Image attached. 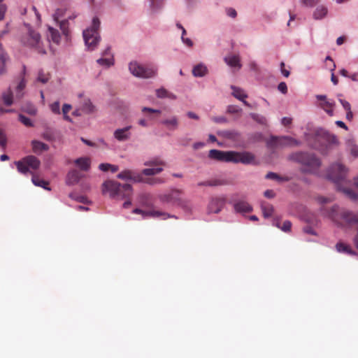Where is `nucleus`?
I'll list each match as a JSON object with an SVG mask.
<instances>
[{"label": "nucleus", "instance_id": "obj_1", "mask_svg": "<svg viewBox=\"0 0 358 358\" xmlns=\"http://www.w3.org/2000/svg\"><path fill=\"white\" fill-rule=\"evenodd\" d=\"M320 210L322 216L330 219L337 225L358 230V213L341 209L337 205H334L329 208L322 206Z\"/></svg>", "mask_w": 358, "mask_h": 358}, {"label": "nucleus", "instance_id": "obj_2", "mask_svg": "<svg viewBox=\"0 0 358 358\" xmlns=\"http://www.w3.org/2000/svg\"><path fill=\"white\" fill-rule=\"evenodd\" d=\"M290 160L303 165L302 171L305 173H315L321 166V162L314 154L296 152L289 156Z\"/></svg>", "mask_w": 358, "mask_h": 358}, {"label": "nucleus", "instance_id": "obj_3", "mask_svg": "<svg viewBox=\"0 0 358 358\" xmlns=\"http://www.w3.org/2000/svg\"><path fill=\"white\" fill-rule=\"evenodd\" d=\"M108 192L113 198H127L132 194L131 185H121L120 182L113 180H107L103 184V192Z\"/></svg>", "mask_w": 358, "mask_h": 358}, {"label": "nucleus", "instance_id": "obj_4", "mask_svg": "<svg viewBox=\"0 0 358 358\" xmlns=\"http://www.w3.org/2000/svg\"><path fill=\"white\" fill-rule=\"evenodd\" d=\"M100 27V21L98 17H94L91 27L83 31V38L86 46L90 50H94L99 41L100 36L99 29Z\"/></svg>", "mask_w": 358, "mask_h": 358}, {"label": "nucleus", "instance_id": "obj_5", "mask_svg": "<svg viewBox=\"0 0 358 358\" xmlns=\"http://www.w3.org/2000/svg\"><path fill=\"white\" fill-rule=\"evenodd\" d=\"M129 71L136 77L151 78L157 75V69L152 65H143L137 62H131L129 65Z\"/></svg>", "mask_w": 358, "mask_h": 358}, {"label": "nucleus", "instance_id": "obj_6", "mask_svg": "<svg viewBox=\"0 0 358 358\" xmlns=\"http://www.w3.org/2000/svg\"><path fill=\"white\" fill-rule=\"evenodd\" d=\"M315 142L311 146L315 149H320V146L324 144L326 146L338 144V139L336 136L323 130L318 129L315 133Z\"/></svg>", "mask_w": 358, "mask_h": 358}, {"label": "nucleus", "instance_id": "obj_7", "mask_svg": "<svg viewBox=\"0 0 358 358\" xmlns=\"http://www.w3.org/2000/svg\"><path fill=\"white\" fill-rule=\"evenodd\" d=\"M225 162L242 163L244 164H252L255 162V155L249 152H225Z\"/></svg>", "mask_w": 358, "mask_h": 358}, {"label": "nucleus", "instance_id": "obj_8", "mask_svg": "<svg viewBox=\"0 0 358 358\" xmlns=\"http://www.w3.org/2000/svg\"><path fill=\"white\" fill-rule=\"evenodd\" d=\"M15 164L20 173L26 174L29 171V169L37 170L40 167L41 162L36 157L29 155L15 162Z\"/></svg>", "mask_w": 358, "mask_h": 358}, {"label": "nucleus", "instance_id": "obj_9", "mask_svg": "<svg viewBox=\"0 0 358 358\" xmlns=\"http://www.w3.org/2000/svg\"><path fill=\"white\" fill-rule=\"evenodd\" d=\"M300 144L299 141L290 136L278 137L272 136L266 142L267 147L270 149L285 146H299Z\"/></svg>", "mask_w": 358, "mask_h": 358}, {"label": "nucleus", "instance_id": "obj_10", "mask_svg": "<svg viewBox=\"0 0 358 358\" xmlns=\"http://www.w3.org/2000/svg\"><path fill=\"white\" fill-rule=\"evenodd\" d=\"M347 174L346 168L336 163L331 166L327 173V178L334 182L338 184L344 180Z\"/></svg>", "mask_w": 358, "mask_h": 358}, {"label": "nucleus", "instance_id": "obj_11", "mask_svg": "<svg viewBox=\"0 0 358 358\" xmlns=\"http://www.w3.org/2000/svg\"><path fill=\"white\" fill-rule=\"evenodd\" d=\"M23 43L30 47L34 48L38 53L45 54V50L41 43V36L35 31L31 30L24 36Z\"/></svg>", "mask_w": 358, "mask_h": 358}, {"label": "nucleus", "instance_id": "obj_12", "mask_svg": "<svg viewBox=\"0 0 358 358\" xmlns=\"http://www.w3.org/2000/svg\"><path fill=\"white\" fill-rule=\"evenodd\" d=\"M182 192L180 189H173L167 193L160 194L159 198L163 203H171L173 205L182 204Z\"/></svg>", "mask_w": 358, "mask_h": 358}, {"label": "nucleus", "instance_id": "obj_13", "mask_svg": "<svg viewBox=\"0 0 358 358\" xmlns=\"http://www.w3.org/2000/svg\"><path fill=\"white\" fill-rule=\"evenodd\" d=\"M316 99L320 101L319 106L322 108L329 116L334 115V108L335 107V101L328 99L326 95H316Z\"/></svg>", "mask_w": 358, "mask_h": 358}, {"label": "nucleus", "instance_id": "obj_14", "mask_svg": "<svg viewBox=\"0 0 358 358\" xmlns=\"http://www.w3.org/2000/svg\"><path fill=\"white\" fill-rule=\"evenodd\" d=\"M134 214H141L143 217H160L162 220H166L170 217V215L166 213L159 210H143L140 208H135L132 211Z\"/></svg>", "mask_w": 358, "mask_h": 358}, {"label": "nucleus", "instance_id": "obj_15", "mask_svg": "<svg viewBox=\"0 0 358 358\" xmlns=\"http://www.w3.org/2000/svg\"><path fill=\"white\" fill-rule=\"evenodd\" d=\"M225 62L231 69L234 73L238 71L242 67L239 55H229L225 57Z\"/></svg>", "mask_w": 358, "mask_h": 358}, {"label": "nucleus", "instance_id": "obj_16", "mask_svg": "<svg viewBox=\"0 0 358 358\" xmlns=\"http://www.w3.org/2000/svg\"><path fill=\"white\" fill-rule=\"evenodd\" d=\"M117 178L124 180H131L136 182H143V177L131 170H124L117 174Z\"/></svg>", "mask_w": 358, "mask_h": 358}, {"label": "nucleus", "instance_id": "obj_17", "mask_svg": "<svg viewBox=\"0 0 358 358\" xmlns=\"http://www.w3.org/2000/svg\"><path fill=\"white\" fill-rule=\"evenodd\" d=\"M80 110H82L84 114H92L96 111L95 106L92 104L89 98L83 96L81 94L80 95Z\"/></svg>", "mask_w": 358, "mask_h": 358}, {"label": "nucleus", "instance_id": "obj_18", "mask_svg": "<svg viewBox=\"0 0 358 358\" xmlns=\"http://www.w3.org/2000/svg\"><path fill=\"white\" fill-rule=\"evenodd\" d=\"M101 66L109 67L113 64V56L110 52V48H107L102 53V57L96 60Z\"/></svg>", "mask_w": 358, "mask_h": 358}, {"label": "nucleus", "instance_id": "obj_19", "mask_svg": "<svg viewBox=\"0 0 358 358\" xmlns=\"http://www.w3.org/2000/svg\"><path fill=\"white\" fill-rule=\"evenodd\" d=\"M131 128V126H128L126 127H124L122 129H117L114 131V137L118 141H125L130 138L131 134L129 132L130 129Z\"/></svg>", "mask_w": 358, "mask_h": 358}, {"label": "nucleus", "instance_id": "obj_20", "mask_svg": "<svg viewBox=\"0 0 358 358\" xmlns=\"http://www.w3.org/2000/svg\"><path fill=\"white\" fill-rule=\"evenodd\" d=\"M81 178V173L78 171L73 169L66 176V184L69 185H75L79 182Z\"/></svg>", "mask_w": 358, "mask_h": 358}, {"label": "nucleus", "instance_id": "obj_21", "mask_svg": "<svg viewBox=\"0 0 358 358\" xmlns=\"http://www.w3.org/2000/svg\"><path fill=\"white\" fill-rule=\"evenodd\" d=\"M166 129L171 131L176 130L179 126L178 118L176 116H172L169 118L165 119L161 122Z\"/></svg>", "mask_w": 358, "mask_h": 358}, {"label": "nucleus", "instance_id": "obj_22", "mask_svg": "<svg viewBox=\"0 0 358 358\" xmlns=\"http://www.w3.org/2000/svg\"><path fill=\"white\" fill-rule=\"evenodd\" d=\"M223 205L224 202L222 199H213L208 205V211L210 213H217L221 210Z\"/></svg>", "mask_w": 358, "mask_h": 358}, {"label": "nucleus", "instance_id": "obj_23", "mask_svg": "<svg viewBox=\"0 0 358 358\" xmlns=\"http://www.w3.org/2000/svg\"><path fill=\"white\" fill-rule=\"evenodd\" d=\"M234 209L238 213H250L252 207L246 201H240L234 204Z\"/></svg>", "mask_w": 358, "mask_h": 358}, {"label": "nucleus", "instance_id": "obj_24", "mask_svg": "<svg viewBox=\"0 0 358 358\" xmlns=\"http://www.w3.org/2000/svg\"><path fill=\"white\" fill-rule=\"evenodd\" d=\"M31 145L32 150L36 154H40L43 151H47L49 150L48 145L36 140L31 141Z\"/></svg>", "mask_w": 358, "mask_h": 358}, {"label": "nucleus", "instance_id": "obj_25", "mask_svg": "<svg viewBox=\"0 0 358 358\" xmlns=\"http://www.w3.org/2000/svg\"><path fill=\"white\" fill-rule=\"evenodd\" d=\"M48 38L51 40L53 43L59 44L61 40V36L57 29L48 27Z\"/></svg>", "mask_w": 358, "mask_h": 358}, {"label": "nucleus", "instance_id": "obj_26", "mask_svg": "<svg viewBox=\"0 0 358 358\" xmlns=\"http://www.w3.org/2000/svg\"><path fill=\"white\" fill-rule=\"evenodd\" d=\"M74 162L82 171H86L90 168V159L88 157L78 158Z\"/></svg>", "mask_w": 358, "mask_h": 358}, {"label": "nucleus", "instance_id": "obj_27", "mask_svg": "<svg viewBox=\"0 0 358 358\" xmlns=\"http://www.w3.org/2000/svg\"><path fill=\"white\" fill-rule=\"evenodd\" d=\"M208 72L206 66L202 64L196 65L192 69V73L195 77H203Z\"/></svg>", "mask_w": 358, "mask_h": 358}, {"label": "nucleus", "instance_id": "obj_28", "mask_svg": "<svg viewBox=\"0 0 358 358\" xmlns=\"http://www.w3.org/2000/svg\"><path fill=\"white\" fill-rule=\"evenodd\" d=\"M336 248L338 252H344L350 255H357V252L352 250L348 245L341 242H339L336 245Z\"/></svg>", "mask_w": 358, "mask_h": 358}, {"label": "nucleus", "instance_id": "obj_29", "mask_svg": "<svg viewBox=\"0 0 358 358\" xmlns=\"http://www.w3.org/2000/svg\"><path fill=\"white\" fill-rule=\"evenodd\" d=\"M231 88L232 90L231 94L237 99L240 101H243L244 99L248 97V95L242 89L235 87L234 85H231Z\"/></svg>", "mask_w": 358, "mask_h": 358}, {"label": "nucleus", "instance_id": "obj_30", "mask_svg": "<svg viewBox=\"0 0 358 358\" xmlns=\"http://www.w3.org/2000/svg\"><path fill=\"white\" fill-rule=\"evenodd\" d=\"M31 174H32L31 181L34 184V185L41 187L44 188L45 189H48V190L50 189L48 187L49 185L48 182L41 179L38 176H36L33 173H31Z\"/></svg>", "mask_w": 358, "mask_h": 358}, {"label": "nucleus", "instance_id": "obj_31", "mask_svg": "<svg viewBox=\"0 0 358 358\" xmlns=\"http://www.w3.org/2000/svg\"><path fill=\"white\" fill-rule=\"evenodd\" d=\"M328 10L327 8L324 6H320L317 7L313 13V17L315 20H320L324 17L327 14Z\"/></svg>", "mask_w": 358, "mask_h": 358}, {"label": "nucleus", "instance_id": "obj_32", "mask_svg": "<svg viewBox=\"0 0 358 358\" xmlns=\"http://www.w3.org/2000/svg\"><path fill=\"white\" fill-rule=\"evenodd\" d=\"M8 60L7 55L2 50V45L0 43V74L3 75L5 73L6 70L4 69V65Z\"/></svg>", "mask_w": 358, "mask_h": 358}, {"label": "nucleus", "instance_id": "obj_33", "mask_svg": "<svg viewBox=\"0 0 358 358\" xmlns=\"http://www.w3.org/2000/svg\"><path fill=\"white\" fill-rule=\"evenodd\" d=\"M156 95L157 97L163 99V98H169L172 99H176V96L170 92H169L164 88H160L156 90Z\"/></svg>", "mask_w": 358, "mask_h": 358}, {"label": "nucleus", "instance_id": "obj_34", "mask_svg": "<svg viewBox=\"0 0 358 358\" xmlns=\"http://www.w3.org/2000/svg\"><path fill=\"white\" fill-rule=\"evenodd\" d=\"M145 166H164L166 165L165 162L159 157H155L144 163Z\"/></svg>", "mask_w": 358, "mask_h": 358}, {"label": "nucleus", "instance_id": "obj_35", "mask_svg": "<svg viewBox=\"0 0 358 358\" xmlns=\"http://www.w3.org/2000/svg\"><path fill=\"white\" fill-rule=\"evenodd\" d=\"M266 178L275 180L279 182H287L290 180V178L287 176H280L275 173L269 172L266 174Z\"/></svg>", "mask_w": 358, "mask_h": 358}, {"label": "nucleus", "instance_id": "obj_36", "mask_svg": "<svg viewBox=\"0 0 358 358\" xmlns=\"http://www.w3.org/2000/svg\"><path fill=\"white\" fill-rule=\"evenodd\" d=\"M208 157L213 159L224 161V152L217 150H210Z\"/></svg>", "mask_w": 358, "mask_h": 358}, {"label": "nucleus", "instance_id": "obj_37", "mask_svg": "<svg viewBox=\"0 0 358 358\" xmlns=\"http://www.w3.org/2000/svg\"><path fill=\"white\" fill-rule=\"evenodd\" d=\"M262 210L263 215L265 217H271L273 212V206L268 203H262Z\"/></svg>", "mask_w": 358, "mask_h": 358}, {"label": "nucleus", "instance_id": "obj_38", "mask_svg": "<svg viewBox=\"0 0 358 358\" xmlns=\"http://www.w3.org/2000/svg\"><path fill=\"white\" fill-rule=\"evenodd\" d=\"M163 171L162 167H157V168H148L145 169L142 171V174L145 176H154L161 173Z\"/></svg>", "mask_w": 358, "mask_h": 358}, {"label": "nucleus", "instance_id": "obj_39", "mask_svg": "<svg viewBox=\"0 0 358 358\" xmlns=\"http://www.w3.org/2000/svg\"><path fill=\"white\" fill-rule=\"evenodd\" d=\"M50 78L48 73H45L43 70H40L38 73L37 81L45 84L48 82Z\"/></svg>", "mask_w": 358, "mask_h": 358}, {"label": "nucleus", "instance_id": "obj_40", "mask_svg": "<svg viewBox=\"0 0 358 358\" xmlns=\"http://www.w3.org/2000/svg\"><path fill=\"white\" fill-rule=\"evenodd\" d=\"M347 145L351 154L355 157H358V146L355 144V141L353 139H348L347 141Z\"/></svg>", "mask_w": 358, "mask_h": 358}, {"label": "nucleus", "instance_id": "obj_41", "mask_svg": "<svg viewBox=\"0 0 358 358\" xmlns=\"http://www.w3.org/2000/svg\"><path fill=\"white\" fill-rule=\"evenodd\" d=\"M3 103L6 106H10L13 103V93L8 90V92H4L2 95Z\"/></svg>", "mask_w": 358, "mask_h": 358}, {"label": "nucleus", "instance_id": "obj_42", "mask_svg": "<svg viewBox=\"0 0 358 358\" xmlns=\"http://www.w3.org/2000/svg\"><path fill=\"white\" fill-rule=\"evenodd\" d=\"M145 182L149 185H153L157 184L164 183L166 182V180L163 178H151L146 179Z\"/></svg>", "mask_w": 358, "mask_h": 358}, {"label": "nucleus", "instance_id": "obj_43", "mask_svg": "<svg viewBox=\"0 0 358 358\" xmlns=\"http://www.w3.org/2000/svg\"><path fill=\"white\" fill-rule=\"evenodd\" d=\"M343 192L346 196H348L352 200L355 201L358 198V195L351 189L344 188L343 189Z\"/></svg>", "mask_w": 358, "mask_h": 358}, {"label": "nucleus", "instance_id": "obj_44", "mask_svg": "<svg viewBox=\"0 0 358 358\" xmlns=\"http://www.w3.org/2000/svg\"><path fill=\"white\" fill-rule=\"evenodd\" d=\"M276 226L280 228L283 231L288 232L291 230L292 223L289 220L283 222L282 227L280 226V223L277 222Z\"/></svg>", "mask_w": 358, "mask_h": 358}, {"label": "nucleus", "instance_id": "obj_45", "mask_svg": "<svg viewBox=\"0 0 358 358\" xmlns=\"http://www.w3.org/2000/svg\"><path fill=\"white\" fill-rule=\"evenodd\" d=\"M60 29L65 36L69 34V22L67 20H63L59 22Z\"/></svg>", "mask_w": 358, "mask_h": 358}, {"label": "nucleus", "instance_id": "obj_46", "mask_svg": "<svg viewBox=\"0 0 358 358\" xmlns=\"http://www.w3.org/2000/svg\"><path fill=\"white\" fill-rule=\"evenodd\" d=\"M152 10H157L162 7L164 0H150Z\"/></svg>", "mask_w": 358, "mask_h": 358}, {"label": "nucleus", "instance_id": "obj_47", "mask_svg": "<svg viewBox=\"0 0 358 358\" xmlns=\"http://www.w3.org/2000/svg\"><path fill=\"white\" fill-rule=\"evenodd\" d=\"M71 106L70 104H67V103H65L63 105V107H62V113H63V115H64V118L66 120H68V121H71V119L70 117L68 116V113L71 110Z\"/></svg>", "mask_w": 358, "mask_h": 358}, {"label": "nucleus", "instance_id": "obj_48", "mask_svg": "<svg viewBox=\"0 0 358 358\" xmlns=\"http://www.w3.org/2000/svg\"><path fill=\"white\" fill-rule=\"evenodd\" d=\"M208 184L210 187L220 186L222 185L223 180L222 178H212L208 180Z\"/></svg>", "mask_w": 358, "mask_h": 358}, {"label": "nucleus", "instance_id": "obj_49", "mask_svg": "<svg viewBox=\"0 0 358 358\" xmlns=\"http://www.w3.org/2000/svg\"><path fill=\"white\" fill-rule=\"evenodd\" d=\"M19 120L27 127H32L33 126L31 120L29 117H27L23 115H21V114L19 115Z\"/></svg>", "mask_w": 358, "mask_h": 358}, {"label": "nucleus", "instance_id": "obj_50", "mask_svg": "<svg viewBox=\"0 0 358 358\" xmlns=\"http://www.w3.org/2000/svg\"><path fill=\"white\" fill-rule=\"evenodd\" d=\"M142 112H143V113L148 112L149 113H150V115H148V117L150 119H152V116L151 115V114L155 113V114L159 115L161 113V111L159 110H155V109H152V108H148V107H143L142 108Z\"/></svg>", "mask_w": 358, "mask_h": 358}, {"label": "nucleus", "instance_id": "obj_51", "mask_svg": "<svg viewBox=\"0 0 358 358\" xmlns=\"http://www.w3.org/2000/svg\"><path fill=\"white\" fill-rule=\"evenodd\" d=\"M50 108L52 113L55 114H60V103L59 101H55L50 104Z\"/></svg>", "mask_w": 358, "mask_h": 358}, {"label": "nucleus", "instance_id": "obj_52", "mask_svg": "<svg viewBox=\"0 0 358 358\" xmlns=\"http://www.w3.org/2000/svg\"><path fill=\"white\" fill-rule=\"evenodd\" d=\"M241 108L237 106H229L227 108V112L229 113L239 114L241 112Z\"/></svg>", "mask_w": 358, "mask_h": 358}, {"label": "nucleus", "instance_id": "obj_53", "mask_svg": "<svg viewBox=\"0 0 358 358\" xmlns=\"http://www.w3.org/2000/svg\"><path fill=\"white\" fill-rule=\"evenodd\" d=\"M320 0H301L303 6L308 7H313L320 2Z\"/></svg>", "mask_w": 358, "mask_h": 358}, {"label": "nucleus", "instance_id": "obj_54", "mask_svg": "<svg viewBox=\"0 0 358 358\" xmlns=\"http://www.w3.org/2000/svg\"><path fill=\"white\" fill-rule=\"evenodd\" d=\"M252 118L260 124H264L266 122V119L264 116H260L257 114H252Z\"/></svg>", "mask_w": 358, "mask_h": 358}, {"label": "nucleus", "instance_id": "obj_55", "mask_svg": "<svg viewBox=\"0 0 358 358\" xmlns=\"http://www.w3.org/2000/svg\"><path fill=\"white\" fill-rule=\"evenodd\" d=\"M338 101L346 111L351 110V106L348 101L340 98L338 99Z\"/></svg>", "mask_w": 358, "mask_h": 358}, {"label": "nucleus", "instance_id": "obj_56", "mask_svg": "<svg viewBox=\"0 0 358 358\" xmlns=\"http://www.w3.org/2000/svg\"><path fill=\"white\" fill-rule=\"evenodd\" d=\"M278 89L280 92H281L282 94H286L287 92V87L285 83L281 82L279 83L278 86Z\"/></svg>", "mask_w": 358, "mask_h": 358}, {"label": "nucleus", "instance_id": "obj_57", "mask_svg": "<svg viewBox=\"0 0 358 358\" xmlns=\"http://www.w3.org/2000/svg\"><path fill=\"white\" fill-rule=\"evenodd\" d=\"M6 142L7 141L5 134L0 130V145L3 148H6Z\"/></svg>", "mask_w": 358, "mask_h": 358}, {"label": "nucleus", "instance_id": "obj_58", "mask_svg": "<svg viewBox=\"0 0 358 358\" xmlns=\"http://www.w3.org/2000/svg\"><path fill=\"white\" fill-rule=\"evenodd\" d=\"M6 10V8L5 5L2 4L1 0H0V21L3 19Z\"/></svg>", "mask_w": 358, "mask_h": 358}, {"label": "nucleus", "instance_id": "obj_59", "mask_svg": "<svg viewBox=\"0 0 358 358\" xmlns=\"http://www.w3.org/2000/svg\"><path fill=\"white\" fill-rule=\"evenodd\" d=\"M280 71H281L282 74L284 76L288 77L289 76V71L285 69V63L284 62L280 63Z\"/></svg>", "mask_w": 358, "mask_h": 358}, {"label": "nucleus", "instance_id": "obj_60", "mask_svg": "<svg viewBox=\"0 0 358 358\" xmlns=\"http://www.w3.org/2000/svg\"><path fill=\"white\" fill-rule=\"evenodd\" d=\"M110 166V164L102 163L99 164V168L102 171H109Z\"/></svg>", "mask_w": 358, "mask_h": 358}, {"label": "nucleus", "instance_id": "obj_61", "mask_svg": "<svg viewBox=\"0 0 358 358\" xmlns=\"http://www.w3.org/2000/svg\"><path fill=\"white\" fill-rule=\"evenodd\" d=\"M317 201L320 203L321 204H324V203H330L332 201V199H331L330 198H326V197H323V196H320L317 198Z\"/></svg>", "mask_w": 358, "mask_h": 358}, {"label": "nucleus", "instance_id": "obj_62", "mask_svg": "<svg viewBox=\"0 0 358 358\" xmlns=\"http://www.w3.org/2000/svg\"><path fill=\"white\" fill-rule=\"evenodd\" d=\"M227 15L232 18H235L237 15V13L235 9H234L232 8H229L227 10Z\"/></svg>", "mask_w": 358, "mask_h": 358}, {"label": "nucleus", "instance_id": "obj_63", "mask_svg": "<svg viewBox=\"0 0 358 358\" xmlns=\"http://www.w3.org/2000/svg\"><path fill=\"white\" fill-rule=\"evenodd\" d=\"M264 194L266 197L269 198V199L273 198L275 196L274 192L271 189H268V190L265 191Z\"/></svg>", "mask_w": 358, "mask_h": 358}, {"label": "nucleus", "instance_id": "obj_64", "mask_svg": "<svg viewBox=\"0 0 358 358\" xmlns=\"http://www.w3.org/2000/svg\"><path fill=\"white\" fill-rule=\"evenodd\" d=\"M281 122L284 126H288L292 123V119L289 117H285L282 119Z\"/></svg>", "mask_w": 358, "mask_h": 358}]
</instances>
